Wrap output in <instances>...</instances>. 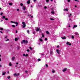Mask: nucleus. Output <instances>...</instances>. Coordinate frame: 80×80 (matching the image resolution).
Masks as SVG:
<instances>
[{"label": "nucleus", "instance_id": "4be33fe9", "mask_svg": "<svg viewBox=\"0 0 80 80\" xmlns=\"http://www.w3.org/2000/svg\"><path fill=\"white\" fill-rule=\"evenodd\" d=\"M42 37H44V34H43V33H42Z\"/></svg>", "mask_w": 80, "mask_h": 80}, {"label": "nucleus", "instance_id": "f8f14e48", "mask_svg": "<svg viewBox=\"0 0 80 80\" xmlns=\"http://www.w3.org/2000/svg\"><path fill=\"white\" fill-rule=\"evenodd\" d=\"M40 30L39 29V28H38L37 29H36V31L37 32H38Z\"/></svg>", "mask_w": 80, "mask_h": 80}, {"label": "nucleus", "instance_id": "7c9ffc66", "mask_svg": "<svg viewBox=\"0 0 80 80\" xmlns=\"http://www.w3.org/2000/svg\"><path fill=\"white\" fill-rule=\"evenodd\" d=\"M38 61H41V59L40 58L38 59Z\"/></svg>", "mask_w": 80, "mask_h": 80}, {"label": "nucleus", "instance_id": "ddd939ff", "mask_svg": "<svg viewBox=\"0 0 80 80\" xmlns=\"http://www.w3.org/2000/svg\"><path fill=\"white\" fill-rule=\"evenodd\" d=\"M62 39H65L66 38H65V37L64 36L63 37H61Z\"/></svg>", "mask_w": 80, "mask_h": 80}, {"label": "nucleus", "instance_id": "5fc2aeb1", "mask_svg": "<svg viewBox=\"0 0 80 80\" xmlns=\"http://www.w3.org/2000/svg\"><path fill=\"white\" fill-rule=\"evenodd\" d=\"M39 32L41 33V32H42V30H40L39 31Z\"/></svg>", "mask_w": 80, "mask_h": 80}, {"label": "nucleus", "instance_id": "8fccbe9b", "mask_svg": "<svg viewBox=\"0 0 80 80\" xmlns=\"http://www.w3.org/2000/svg\"><path fill=\"white\" fill-rule=\"evenodd\" d=\"M18 32V31H17V30H16V33H17Z\"/></svg>", "mask_w": 80, "mask_h": 80}, {"label": "nucleus", "instance_id": "e2e57ef3", "mask_svg": "<svg viewBox=\"0 0 80 80\" xmlns=\"http://www.w3.org/2000/svg\"><path fill=\"white\" fill-rule=\"evenodd\" d=\"M17 75H19V73H18V74H17Z\"/></svg>", "mask_w": 80, "mask_h": 80}, {"label": "nucleus", "instance_id": "0eeeda50", "mask_svg": "<svg viewBox=\"0 0 80 80\" xmlns=\"http://www.w3.org/2000/svg\"><path fill=\"white\" fill-rule=\"evenodd\" d=\"M74 34L76 35H79L78 33L77 32H75L74 33Z\"/></svg>", "mask_w": 80, "mask_h": 80}, {"label": "nucleus", "instance_id": "9b49d317", "mask_svg": "<svg viewBox=\"0 0 80 80\" xmlns=\"http://www.w3.org/2000/svg\"><path fill=\"white\" fill-rule=\"evenodd\" d=\"M26 9V7L25 6H23V9L25 10Z\"/></svg>", "mask_w": 80, "mask_h": 80}, {"label": "nucleus", "instance_id": "09e8293b", "mask_svg": "<svg viewBox=\"0 0 80 80\" xmlns=\"http://www.w3.org/2000/svg\"><path fill=\"white\" fill-rule=\"evenodd\" d=\"M27 51L28 52H30V50H29V49H28V50H27Z\"/></svg>", "mask_w": 80, "mask_h": 80}, {"label": "nucleus", "instance_id": "393cba45", "mask_svg": "<svg viewBox=\"0 0 80 80\" xmlns=\"http://www.w3.org/2000/svg\"><path fill=\"white\" fill-rule=\"evenodd\" d=\"M50 20H55L54 19H53V18H50Z\"/></svg>", "mask_w": 80, "mask_h": 80}, {"label": "nucleus", "instance_id": "6e6d98bb", "mask_svg": "<svg viewBox=\"0 0 80 80\" xmlns=\"http://www.w3.org/2000/svg\"><path fill=\"white\" fill-rule=\"evenodd\" d=\"M72 45V44L71 43L69 44V45Z\"/></svg>", "mask_w": 80, "mask_h": 80}, {"label": "nucleus", "instance_id": "4d7b16f0", "mask_svg": "<svg viewBox=\"0 0 80 80\" xmlns=\"http://www.w3.org/2000/svg\"><path fill=\"white\" fill-rule=\"evenodd\" d=\"M57 48H59V45H58V46H57Z\"/></svg>", "mask_w": 80, "mask_h": 80}, {"label": "nucleus", "instance_id": "2eb2a0df", "mask_svg": "<svg viewBox=\"0 0 80 80\" xmlns=\"http://www.w3.org/2000/svg\"><path fill=\"white\" fill-rule=\"evenodd\" d=\"M64 11H66V12H67L68 11V9H65L63 10Z\"/></svg>", "mask_w": 80, "mask_h": 80}, {"label": "nucleus", "instance_id": "b1692460", "mask_svg": "<svg viewBox=\"0 0 80 80\" xmlns=\"http://www.w3.org/2000/svg\"><path fill=\"white\" fill-rule=\"evenodd\" d=\"M9 66H12V64H11V62H10L9 64Z\"/></svg>", "mask_w": 80, "mask_h": 80}, {"label": "nucleus", "instance_id": "a18cd8bd", "mask_svg": "<svg viewBox=\"0 0 80 80\" xmlns=\"http://www.w3.org/2000/svg\"><path fill=\"white\" fill-rule=\"evenodd\" d=\"M68 2H70V0H68Z\"/></svg>", "mask_w": 80, "mask_h": 80}, {"label": "nucleus", "instance_id": "7ed1b4c3", "mask_svg": "<svg viewBox=\"0 0 80 80\" xmlns=\"http://www.w3.org/2000/svg\"><path fill=\"white\" fill-rule=\"evenodd\" d=\"M11 22L13 23H15L16 24V26H18V22H14L13 21H11Z\"/></svg>", "mask_w": 80, "mask_h": 80}, {"label": "nucleus", "instance_id": "49530a36", "mask_svg": "<svg viewBox=\"0 0 80 80\" xmlns=\"http://www.w3.org/2000/svg\"><path fill=\"white\" fill-rule=\"evenodd\" d=\"M45 40H46V41L47 40V38H45Z\"/></svg>", "mask_w": 80, "mask_h": 80}, {"label": "nucleus", "instance_id": "6ab92c4d", "mask_svg": "<svg viewBox=\"0 0 80 80\" xmlns=\"http://www.w3.org/2000/svg\"><path fill=\"white\" fill-rule=\"evenodd\" d=\"M12 3H9V5H12Z\"/></svg>", "mask_w": 80, "mask_h": 80}, {"label": "nucleus", "instance_id": "58836bf2", "mask_svg": "<svg viewBox=\"0 0 80 80\" xmlns=\"http://www.w3.org/2000/svg\"><path fill=\"white\" fill-rule=\"evenodd\" d=\"M29 48L31 50H32V48L31 47H29Z\"/></svg>", "mask_w": 80, "mask_h": 80}, {"label": "nucleus", "instance_id": "c85d7f7f", "mask_svg": "<svg viewBox=\"0 0 80 80\" xmlns=\"http://www.w3.org/2000/svg\"><path fill=\"white\" fill-rule=\"evenodd\" d=\"M0 30H3V28H0Z\"/></svg>", "mask_w": 80, "mask_h": 80}, {"label": "nucleus", "instance_id": "680f3d73", "mask_svg": "<svg viewBox=\"0 0 80 80\" xmlns=\"http://www.w3.org/2000/svg\"><path fill=\"white\" fill-rule=\"evenodd\" d=\"M8 73H9V71L8 72Z\"/></svg>", "mask_w": 80, "mask_h": 80}, {"label": "nucleus", "instance_id": "423d86ee", "mask_svg": "<svg viewBox=\"0 0 80 80\" xmlns=\"http://www.w3.org/2000/svg\"><path fill=\"white\" fill-rule=\"evenodd\" d=\"M2 75H4L5 74H6V72H2Z\"/></svg>", "mask_w": 80, "mask_h": 80}, {"label": "nucleus", "instance_id": "338daca9", "mask_svg": "<svg viewBox=\"0 0 80 80\" xmlns=\"http://www.w3.org/2000/svg\"><path fill=\"white\" fill-rule=\"evenodd\" d=\"M77 7V6L75 5V7H76H76Z\"/></svg>", "mask_w": 80, "mask_h": 80}, {"label": "nucleus", "instance_id": "a878e982", "mask_svg": "<svg viewBox=\"0 0 80 80\" xmlns=\"http://www.w3.org/2000/svg\"><path fill=\"white\" fill-rule=\"evenodd\" d=\"M5 20H8V18H5Z\"/></svg>", "mask_w": 80, "mask_h": 80}, {"label": "nucleus", "instance_id": "603ef678", "mask_svg": "<svg viewBox=\"0 0 80 80\" xmlns=\"http://www.w3.org/2000/svg\"><path fill=\"white\" fill-rule=\"evenodd\" d=\"M26 57H28V54H27L26 55H25Z\"/></svg>", "mask_w": 80, "mask_h": 80}, {"label": "nucleus", "instance_id": "39448f33", "mask_svg": "<svg viewBox=\"0 0 80 80\" xmlns=\"http://www.w3.org/2000/svg\"><path fill=\"white\" fill-rule=\"evenodd\" d=\"M56 52L57 53H58V54L60 53V51L58 49H57L56 50Z\"/></svg>", "mask_w": 80, "mask_h": 80}, {"label": "nucleus", "instance_id": "cd10ccee", "mask_svg": "<svg viewBox=\"0 0 80 80\" xmlns=\"http://www.w3.org/2000/svg\"><path fill=\"white\" fill-rule=\"evenodd\" d=\"M6 42H7L8 41H9V39H8L7 40H5Z\"/></svg>", "mask_w": 80, "mask_h": 80}, {"label": "nucleus", "instance_id": "a211bd4d", "mask_svg": "<svg viewBox=\"0 0 80 80\" xmlns=\"http://www.w3.org/2000/svg\"><path fill=\"white\" fill-rule=\"evenodd\" d=\"M15 41H17V40H18V39L17 38H15Z\"/></svg>", "mask_w": 80, "mask_h": 80}, {"label": "nucleus", "instance_id": "f03ea898", "mask_svg": "<svg viewBox=\"0 0 80 80\" xmlns=\"http://www.w3.org/2000/svg\"><path fill=\"white\" fill-rule=\"evenodd\" d=\"M22 23L23 25H22V28H25L26 27V24H25V22H22Z\"/></svg>", "mask_w": 80, "mask_h": 80}, {"label": "nucleus", "instance_id": "bb28decb", "mask_svg": "<svg viewBox=\"0 0 80 80\" xmlns=\"http://www.w3.org/2000/svg\"><path fill=\"white\" fill-rule=\"evenodd\" d=\"M8 78V79H10V76H9L7 77Z\"/></svg>", "mask_w": 80, "mask_h": 80}, {"label": "nucleus", "instance_id": "3c124183", "mask_svg": "<svg viewBox=\"0 0 80 80\" xmlns=\"http://www.w3.org/2000/svg\"><path fill=\"white\" fill-rule=\"evenodd\" d=\"M23 56H24V57H25V54H23Z\"/></svg>", "mask_w": 80, "mask_h": 80}, {"label": "nucleus", "instance_id": "1a4fd4ad", "mask_svg": "<svg viewBox=\"0 0 80 80\" xmlns=\"http://www.w3.org/2000/svg\"><path fill=\"white\" fill-rule=\"evenodd\" d=\"M27 3L28 4H30V1L28 0L27 1Z\"/></svg>", "mask_w": 80, "mask_h": 80}, {"label": "nucleus", "instance_id": "20e7f679", "mask_svg": "<svg viewBox=\"0 0 80 80\" xmlns=\"http://www.w3.org/2000/svg\"><path fill=\"white\" fill-rule=\"evenodd\" d=\"M67 68H65L62 70V72H66L67 71Z\"/></svg>", "mask_w": 80, "mask_h": 80}, {"label": "nucleus", "instance_id": "412c9836", "mask_svg": "<svg viewBox=\"0 0 80 80\" xmlns=\"http://www.w3.org/2000/svg\"><path fill=\"white\" fill-rule=\"evenodd\" d=\"M13 75H14V76H17V75L16 73L14 74Z\"/></svg>", "mask_w": 80, "mask_h": 80}, {"label": "nucleus", "instance_id": "e433bc0d", "mask_svg": "<svg viewBox=\"0 0 80 80\" xmlns=\"http://www.w3.org/2000/svg\"><path fill=\"white\" fill-rule=\"evenodd\" d=\"M75 2H79V1H78V0H75Z\"/></svg>", "mask_w": 80, "mask_h": 80}, {"label": "nucleus", "instance_id": "4c0bfd02", "mask_svg": "<svg viewBox=\"0 0 80 80\" xmlns=\"http://www.w3.org/2000/svg\"><path fill=\"white\" fill-rule=\"evenodd\" d=\"M72 16V14H70V15H69L68 17H70V16Z\"/></svg>", "mask_w": 80, "mask_h": 80}, {"label": "nucleus", "instance_id": "f704fd0d", "mask_svg": "<svg viewBox=\"0 0 80 80\" xmlns=\"http://www.w3.org/2000/svg\"><path fill=\"white\" fill-rule=\"evenodd\" d=\"M44 8H45V9H47V7H46V6H45Z\"/></svg>", "mask_w": 80, "mask_h": 80}, {"label": "nucleus", "instance_id": "37998d69", "mask_svg": "<svg viewBox=\"0 0 80 80\" xmlns=\"http://www.w3.org/2000/svg\"><path fill=\"white\" fill-rule=\"evenodd\" d=\"M47 2H49V0H46Z\"/></svg>", "mask_w": 80, "mask_h": 80}, {"label": "nucleus", "instance_id": "bf43d9fd", "mask_svg": "<svg viewBox=\"0 0 80 80\" xmlns=\"http://www.w3.org/2000/svg\"><path fill=\"white\" fill-rule=\"evenodd\" d=\"M33 1L34 2H36V0H33Z\"/></svg>", "mask_w": 80, "mask_h": 80}, {"label": "nucleus", "instance_id": "774afa93", "mask_svg": "<svg viewBox=\"0 0 80 80\" xmlns=\"http://www.w3.org/2000/svg\"><path fill=\"white\" fill-rule=\"evenodd\" d=\"M68 27H70V26L69 25V26H68Z\"/></svg>", "mask_w": 80, "mask_h": 80}, {"label": "nucleus", "instance_id": "c756f323", "mask_svg": "<svg viewBox=\"0 0 80 80\" xmlns=\"http://www.w3.org/2000/svg\"><path fill=\"white\" fill-rule=\"evenodd\" d=\"M72 39H73V38H74V36H72Z\"/></svg>", "mask_w": 80, "mask_h": 80}, {"label": "nucleus", "instance_id": "4468645a", "mask_svg": "<svg viewBox=\"0 0 80 80\" xmlns=\"http://www.w3.org/2000/svg\"><path fill=\"white\" fill-rule=\"evenodd\" d=\"M12 61H13V60H15V57H12Z\"/></svg>", "mask_w": 80, "mask_h": 80}, {"label": "nucleus", "instance_id": "f257e3e1", "mask_svg": "<svg viewBox=\"0 0 80 80\" xmlns=\"http://www.w3.org/2000/svg\"><path fill=\"white\" fill-rule=\"evenodd\" d=\"M28 43V41L25 40H23L21 42V43L22 44H23L24 43V44H26V43Z\"/></svg>", "mask_w": 80, "mask_h": 80}, {"label": "nucleus", "instance_id": "9d476101", "mask_svg": "<svg viewBox=\"0 0 80 80\" xmlns=\"http://www.w3.org/2000/svg\"><path fill=\"white\" fill-rule=\"evenodd\" d=\"M76 27H77V25H74L73 27V28H76Z\"/></svg>", "mask_w": 80, "mask_h": 80}, {"label": "nucleus", "instance_id": "c03bdc74", "mask_svg": "<svg viewBox=\"0 0 80 80\" xmlns=\"http://www.w3.org/2000/svg\"><path fill=\"white\" fill-rule=\"evenodd\" d=\"M46 66L47 67H48V64H46Z\"/></svg>", "mask_w": 80, "mask_h": 80}, {"label": "nucleus", "instance_id": "0e129e2a", "mask_svg": "<svg viewBox=\"0 0 80 80\" xmlns=\"http://www.w3.org/2000/svg\"><path fill=\"white\" fill-rule=\"evenodd\" d=\"M38 44H39V45H40V43H39Z\"/></svg>", "mask_w": 80, "mask_h": 80}, {"label": "nucleus", "instance_id": "aec40b11", "mask_svg": "<svg viewBox=\"0 0 80 80\" xmlns=\"http://www.w3.org/2000/svg\"><path fill=\"white\" fill-rule=\"evenodd\" d=\"M46 33H47V34H49V32H48V31H46Z\"/></svg>", "mask_w": 80, "mask_h": 80}, {"label": "nucleus", "instance_id": "6e6552de", "mask_svg": "<svg viewBox=\"0 0 80 80\" xmlns=\"http://www.w3.org/2000/svg\"><path fill=\"white\" fill-rule=\"evenodd\" d=\"M52 14H55V12L54 11H52V12H51Z\"/></svg>", "mask_w": 80, "mask_h": 80}, {"label": "nucleus", "instance_id": "ea45409f", "mask_svg": "<svg viewBox=\"0 0 80 80\" xmlns=\"http://www.w3.org/2000/svg\"><path fill=\"white\" fill-rule=\"evenodd\" d=\"M23 4H22V3H21V6H23Z\"/></svg>", "mask_w": 80, "mask_h": 80}, {"label": "nucleus", "instance_id": "79ce46f5", "mask_svg": "<svg viewBox=\"0 0 80 80\" xmlns=\"http://www.w3.org/2000/svg\"><path fill=\"white\" fill-rule=\"evenodd\" d=\"M52 73H55V71L53 70V71H52Z\"/></svg>", "mask_w": 80, "mask_h": 80}, {"label": "nucleus", "instance_id": "5701e85b", "mask_svg": "<svg viewBox=\"0 0 80 80\" xmlns=\"http://www.w3.org/2000/svg\"><path fill=\"white\" fill-rule=\"evenodd\" d=\"M2 18L4 19V18H5V16H2Z\"/></svg>", "mask_w": 80, "mask_h": 80}, {"label": "nucleus", "instance_id": "de8ad7c7", "mask_svg": "<svg viewBox=\"0 0 80 80\" xmlns=\"http://www.w3.org/2000/svg\"><path fill=\"white\" fill-rule=\"evenodd\" d=\"M0 32L1 33H3V32H2V31H0Z\"/></svg>", "mask_w": 80, "mask_h": 80}, {"label": "nucleus", "instance_id": "72a5a7b5", "mask_svg": "<svg viewBox=\"0 0 80 80\" xmlns=\"http://www.w3.org/2000/svg\"><path fill=\"white\" fill-rule=\"evenodd\" d=\"M51 10H52V11H53V10H54V9L53 8H52Z\"/></svg>", "mask_w": 80, "mask_h": 80}, {"label": "nucleus", "instance_id": "c9c22d12", "mask_svg": "<svg viewBox=\"0 0 80 80\" xmlns=\"http://www.w3.org/2000/svg\"><path fill=\"white\" fill-rule=\"evenodd\" d=\"M66 44H67V45H68V44H69V42H67L66 43Z\"/></svg>", "mask_w": 80, "mask_h": 80}, {"label": "nucleus", "instance_id": "13d9d810", "mask_svg": "<svg viewBox=\"0 0 80 80\" xmlns=\"http://www.w3.org/2000/svg\"><path fill=\"white\" fill-rule=\"evenodd\" d=\"M17 11H19V9H17Z\"/></svg>", "mask_w": 80, "mask_h": 80}, {"label": "nucleus", "instance_id": "864d4df0", "mask_svg": "<svg viewBox=\"0 0 80 80\" xmlns=\"http://www.w3.org/2000/svg\"><path fill=\"white\" fill-rule=\"evenodd\" d=\"M25 72L26 73H27V72H28V71H25Z\"/></svg>", "mask_w": 80, "mask_h": 80}, {"label": "nucleus", "instance_id": "473e14b6", "mask_svg": "<svg viewBox=\"0 0 80 80\" xmlns=\"http://www.w3.org/2000/svg\"><path fill=\"white\" fill-rule=\"evenodd\" d=\"M29 30H28V31H27V33H28V34H30V33H29Z\"/></svg>", "mask_w": 80, "mask_h": 80}, {"label": "nucleus", "instance_id": "052dcab7", "mask_svg": "<svg viewBox=\"0 0 80 80\" xmlns=\"http://www.w3.org/2000/svg\"><path fill=\"white\" fill-rule=\"evenodd\" d=\"M18 62L16 63V64L17 65H18Z\"/></svg>", "mask_w": 80, "mask_h": 80}, {"label": "nucleus", "instance_id": "2f4dec72", "mask_svg": "<svg viewBox=\"0 0 80 80\" xmlns=\"http://www.w3.org/2000/svg\"><path fill=\"white\" fill-rule=\"evenodd\" d=\"M12 27H15V25H12Z\"/></svg>", "mask_w": 80, "mask_h": 80}, {"label": "nucleus", "instance_id": "a19ab883", "mask_svg": "<svg viewBox=\"0 0 80 80\" xmlns=\"http://www.w3.org/2000/svg\"><path fill=\"white\" fill-rule=\"evenodd\" d=\"M3 13H0V15H3Z\"/></svg>", "mask_w": 80, "mask_h": 80}, {"label": "nucleus", "instance_id": "f3484780", "mask_svg": "<svg viewBox=\"0 0 80 80\" xmlns=\"http://www.w3.org/2000/svg\"><path fill=\"white\" fill-rule=\"evenodd\" d=\"M32 34H35L36 33V32L34 31V32H32Z\"/></svg>", "mask_w": 80, "mask_h": 80}, {"label": "nucleus", "instance_id": "dca6fc26", "mask_svg": "<svg viewBox=\"0 0 80 80\" xmlns=\"http://www.w3.org/2000/svg\"><path fill=\"white\" fill-rule=\"evenodd\" d=\"M39 40V41H40L41 42H42V41H43V40H42V39H41V38H40Z\"/></svg>", "mask_w": 80, "mask_h": 80}, {"label": "nucleus", "instance_id": "69168bd1", "mask_svg": "<svg viewBox=\"0 0 80 80\" xmlns=\"http://www.w3.org/2000/svg\"><path fill=\"white\" fill-rule=\"evenodd\" d=\"M31 8H32V7H33V6H31Z\"/></svg>", "mask_w": 80, "mask_h": 80}]
</instances>
